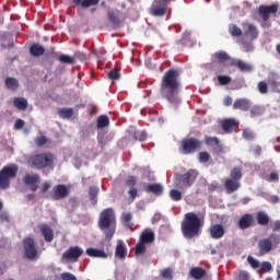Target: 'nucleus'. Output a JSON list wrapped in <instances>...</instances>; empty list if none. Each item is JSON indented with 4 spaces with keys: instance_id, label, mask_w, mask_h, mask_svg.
Listing matches in <instances>:
<instances>
[{
    "instance_id": "1",
    "label": "nucleus",
    "mask_w": 280,
    "mask_h": 280,
    "mask_svg": "<svg viewBox=\"0 0 280 280\" xmlns=\"http://www.w3.org/2000/svg\"><path fill=\"white\" fill-rule=\"evenodd\" d=\"M160 93L164 95L165 100L171 104H178V93H180V72L171 68L162 78L160 85Z\"/></svg>"
},
{
    "instance_id": "2",
    "label": "nucleus",
    "mask_w": 280,
    "mask_h": 280,
    "mask_svg": "<svg viewBox=\"0 0 280 280\" xmlns=\"http://www.w3.org/2000/svg\"><path fill=\"white\" fill-rule=\"evenodd\" d=\"M98 229L104 232L105 240H113L115 231H117V217L113 208H106L101 212Z\"/></svg>"
},
{
    "instance_id": "3",
    "label": "nucleus",
    "mask_w": 280,
    "mask_h": 280,
    "mask_svg": "<svg viewBox=\"0 0 280 280\" xmlns=\"http://www.w3.org/2000/svg\"><path fill=\"white\" fill-rule=\"evenodd\" d=\"M200 229H202V221L195 212H188L182 222V233L186 240H194L197 235H200Z\"/></svg>"
},
{
    "instance_id": "4",
    "label": "nucleus",
    "mask_w": 280,
    "mask_h": 280,
    "mask_svg": "<svg viewBox=\"0 0 280 280\" xmlns=\"http://www.w3.org/2000/svg\"><path fill=\"white\" fill-rule=\"evenodd\" d=\"M280 236L278 234H270L269 237H264L258 241V257H264L272 253L275 248H279Z\"/></svg>"
},
{
    "instance_id": "5",
    "label": "nucleus",
    "mask_w": 280,
    "mask_h": 280,
    "mask_svg": "<svg viewBox=\"0 0 280 280\" xmlns=\"http://www.w3.org/2000/svg\"><path fill=\"white\" fill-rule=\"evenodd\" d=\"M55 156L52 153H39L30 158L28 163L35 170H45L47 167H54Z\"/></svg>"
},
{
    "instance_id": "6",
    "label": "nucleus",
    "mask_w": 280,
    "mask_h": 280,
    "mask_svg": "<svg viewBox=\"0 0 280 280\" xmlns=\"http://www.w3.org/2000/svg\"><path fill=\"white\" fill-rule=\"evenodd\" d=\"M19 174V165L9 164L0 171V189H8L10 187V180L16 178Z\"/></svg>"
},
{
    "instance_id": "7",
    "label": "nucleus",
    "mask_w": 280,
    "mask_h": 280,
    "mask_svg": "<svg viewBox=\"0 0 280 280\" xmlns=\"http://www.w3.org/2000/svg\"><path fill=\"white\" fill-rule=\"evenodd\" d=\"M196 178H198V171L188 170L185 174L177 175L175 185L179 189H189L196 183Z\"/></svg>"
},
{
    "instance_id": "8",
    "label": "nucleus",
    "mask_w": 280,
    "mask_h": 280,
    "mask_svg": "<svg viewBox=\"0 0 280 280\" xmlns=\"http://www.w3.org/2000/svg\"><path fill=\"white\" fill-rule=\"evenodd\" d=\"M200 148H202V141L197 138H188L182 141L179 152H182V154H194V152H198Z\"/></svg>"
},
{
    "instance_id": "9",
    "label": "nucleus",
    "mask_w": 280,
    "mask_h": 280,
    "mask_svg": "<svg viewBox=\"0 0 280 280\" xmlns=\"http://www.w3.org/2000/svg\"><path fill=\"white\" fill-rule=\"evenodd\" d=\"M82 255H84V250L82 248L79 246H72L62 254L61 261L65 264H69V261L75 262L79 261Z\"/></svg>"
},
{
    "instance_id": "10",
    "label": "nucleus",
    "mask_w": 280,
    "mask_h": 280,
    "mask_svg": "<svg viewBox=\"0 0 280 280\" xmlns=\"http://www.w3.org/2000/svg\"><path fill=\"white\" fill-rule=\"evenodd\" d=\"M277 12H279V5L277 4H270V5L261 4L258 7V14L260 19L265 21V23L270 20L271 14L275 16Z\"/></svg>"
},
{
    "instance_id": "11",
    "label": "nucleus",
    "mask_w": 280,
    "mask_h": 280,
    "mask_svg": "<svg viewBox=\"0 0 280 280\" xmlns=\"http://www.w3.org/2000/svg\"><path fill=\"white\" fill-rule=\"evenodd\" d=\"M69 187L65 184H58L55 187H52V190L50 191V198L52 200H65L69 196Z\"/></svg>"
},
{
    "instance_id": "12",
    "label": "nucleus",
    "mask_w": 280,
    "mask_h": 280,
    "mask_svg": "<svg viewBox=\"0 0 280 280\" xmlns=\"http://www.w3.org/2000/svg\"><path fill=\"white\" fill-rule=\"evenodd\" d=\"M23 244L25 257H27V259H36L38 255V249H36V243H34V238L26 237L24 238Z\"/></svg>"
},
{
    "instance_id": "13",
    "label": "nucleus",
    "mask_w": 280,
    "mask_h": 280,
    "mask_svg": "<svg viewBox=\"0 0 280 280\" xmlns=\"http://www.w3.org/2000/svg\"><path fill=\"white\" fill-rule=\"evenodd\" d=\"M237 226L241 231H246V229L255 226V218L250 213L243 214L237 222Z\"/></svg>"
},
{
    "instance_id": "14",
    "label": "nucleus",
    "mask_w": 280,
    "mask_h": 280,
    "mask_svg": "<svg viewBox=\"0 0 280 280\" xmlns=\"http://www.w3.org/2000/svg\"><path fill=\"white\" fill-rule=\"evenodd\" d=\"M213 58L218 60L220 65H224V67H231V63L233 62V57L229 56V52L224 50L214 52Z\"/></svg>"
},
{
    "instance_id": "15",
    "label": "nucleus",
    "mask_w": 280,
    "mask_h": 280,
    "mask_svg": "<svg viewBox=\"0 0 280 280\" xmlns=\"http://www.w3.org/2000/svg\"><path fill=\"white\" fill-rule=\"evenodd\" d=\"M158 5L152 7L153 16H165L167 14V0H156Z\"/></svg>"
},
{
    "instance_id": "16",
    "label": "nucleus",
    "mask_w": 280,
    "mask_h": 280,
    "mask_svg": "<svg viewBox=\"0 0 280 280\" xmlns=\"http://www.w3.org/2000/svg\"><path fill=\"white\" fill-rule=\"evenodd\" d=\"M209 233L212 240H222L226 230H224V225L215 223L209 228Z\"/></svg>"
},
{
    "instance_id": "17",
    "label": "nucleus",
    "mask_w": 280,
    "mask_h": 280,
    "mask_svg": "<svg viewBox=\"0 0 280 280\" xmlns=\"http://www.w3.org/2000/svg\"><path fill=\"white\" fill-rule=\"evenodd\" d=\"M38 183H40V176H38V174H33V175L27 174L24 176V184L27 187H31L32 191L38 190Z\"/></svg>"
},
{
    "instance_id": "18",
    "label": "nucleus",
    "mask_w": 280,
    "mask_h": 280,
    "mask_svg": "<svg viewBox=\"0 0 280 280\" xmlns=\"http://www.w3.org/2000/svg\"><path fill=\"white\" fill-rule=\"evenodd\" d=\"M243 28L245 36H247V38H250V40H255L259 36V30H257V26H255V24L245 23L243 24Z\"/></svg>"
},
{
    "instance_id": "19",
    "label": "nucleus",
    "mask_w": 280,
    "mask_h": 280,
    "mask_svg": "<svg viewBox=\"0 0 280 280\" xmlns=\"http://www.w3.org/2000/svg\"><path fill=\"white\" fill-rule=\"evenodd\" d=\"M230 67H235L242 73H248L253 71V67L250 66V63L244 62V60L242 59L233 58Z\"/></svg>"
},
{
    "instance_id": "20",
    "label": "nucleus",
    "mask_w": 280,
    "mask_h": 280,
    "mask_svg": "<svg viewBox=\"0 0 280 280\" xmlns=\"http://www.w3.org/2000/svg\"><path fill=\"white\" fill-rule=\"evenodd\" d=\"M85 255L94 259H108V254L106 253V250L93 247L88 248L85 250Z\"/></svg>"
},
{
    "instance_id": "21",
    "label": "nucleus",
    "mask_w": 280,
    "mask_h": 280,
    "mask_svg": "<svg viewBox=\"0 0 280 280\" xmlns=\"http://www.w3.org/2000/svg\"><path fill=\"white\" fill-rule=\"evenodd\" d=\"M221 127L225 135H231V132L237 128V120H235V118H226L222 120Z\"/></svg>"
},
{
    "instance_id": "22",
    "label": "nucleus",
    "mask_w": 280,
    "mask_h": 280,
    "mask_svg": "<svg viewBox=\"0 0 280 280\" xmlns=\"http://www.w3.org/2000/svg\"><path fill=\"white\" fill-rule=\"evenodd\" d=\"M224 187H225L228 194H233V192L237 191V189H240V187H242V184L240 182H237L236 179H233L230 177V178H225Z\"/></svg>"
},
{
    "instance_id": "23",
    "label": "nucleus",
    "mask_w": 280,
    "mask_h": 280,
    "mask_svg": "<svg viewBox=\"0 0 280 280\" xmlns=\"http://www.w3.org/2000/svg\"><path fill=\"white\" fill-rule=\"evenodd\" d=\"M250 106L252 103L248 98H237L233 104L234 110H250Z\"/></svg>"
},
{
    "instance_id": "24",
    "label": "nucleus",
    "mask_w": 280,
    "mask_h": 280,
    "mask_svg": "<svg viewBox=\"0 0 280 280\" xmlns=\"http://www.w3.org/2000/svg\"><path fill=\"white\" fill-rule=\"evenodd\" d=\"M39 231L44 236L45 242H54V230L47 224H40Z\"/></svg>"
},
{
    "instance_id": "25",
    "label": "nucleus",
    "mask_w": 280,
    "mask_h": 280,
    "mask_svg": "<svg viewBox=\"0 0 280 280\" xmlns=\"http://www.w3.org/2000/svg\"><path fill=\"white\" fill-rule=\"evenodd\" d=\"M155 240V234L152 229H145L140 235V242L144 244H152Z\"/></svg>"
},
{
    "instance_id": "26",
    "label": "nucleus",
    "mask_w": 280,
    "mask_h": 280,
    "mask_svg": "<svg viewBox=\"0 0 280 280\" xmlns=\"http://www.w3.org/2000/svg\"><path fill=\"white\" fill-rule=\"evenodd\" d=\"M119 14H121V12L119 11L107 12V19L114 27H119V25H121V18L119 16Z\"/></svg>"
},
{
    "instance_id": "27",
    "label": "nucleus",
    "mask_w": 280,
    "mask_h": 280,
    "mask_svg": "<svg viewBox=\"0 0 280 280\" xmlns=\"http://www.w3.org/2000/svg\"><path fill=\"white\" fill-rule=\"evenodd\" d=\"M120 222L126 229H129V231H135V223H132L131 212H124L120 217Z\"/></svg>"
},
{
    "instance_id": "28",
    "label": "nucleus",
    "mask_w": 280,
    "mask_h": 280,
    "mask_svg": "<svg viewBox=\"0 0 280 280\" xmlns=\"http://www.w3.org/2000/svg\"><path fill=\"white\" fill-rule=\"evenodd\" d=\"M72 3L77 5V8H82L86 10V8H93L98 5L100 0H72Z\"/></svg>"
},
{
    "instance_id": "29",
    "label": "nucleus",
    "mask_w": 280,
    "mask_h": 280,
    "mask_svg": "<svg viewBox=\"0 0 280 280\" xmlns=\"http://www.w3.org/2000/svg\"><path fill=\"white\" fill-rule=\"evenodd\" d=\"M189 276L195 280L205 279V277H207V270L201 267H192L189 271Z\"/></svg>"
},
{
    "instance_id": "30",
    "label": "nucleus",
    "mask_w": 280,
    "mask_h": 280,
    "mask_svg": "<svg viewBox=\"0 0 280 280\" xmlns=\"http://www.w3.org/2000/svg\"><path fill=\"white\" fill-rule=\"evenodd\" d=\"M126 255H128L126 244H124V241H118L116 245L115 256L118 257V259H126Z\"/></svg>"
},
{
    "instance_id": "31",
    "label": "nucleus",
    "mask_w": 280,
    "mask_h": 280,
    "mask_svg": "<svg viewBox=\"0 0 280 280\" xmlns=\"http://www.w3.org/2000/svg\"><path fill=\"white\" fill-rule=\"evenodd\" d=\"M147 194H154V196H161L163 194V185L161 184H150L144 188Z\"/></svg>"
},
{
    "instance_id": "32",
    "label": "nucleus",
    "mask_w": 280,
    "mask_h": 280,
    "mask_svg": "<svg viewBox=\"0 0 280 280\" xmlns=\"http://www.w3.org/2000/svg\"><path fill=\"white\" fill-rule=\"evenodd\" d=\"M256 220L259 226H268V224H270V217H268L264 211H259L256 214Z\"/></svg>"
},
{
    "instance_id": "33",
    "label": "nucleus",
    "mask_w": 280,
    "mask_h": 280,
    "mask_svg": "<svg viewBox=\"0 0 280 280\" xmlns=\"http://www.w3.org/2000/svg\"><path fill=\"white\" fill-rule=\"evenodd\" d=\"M30 54L31 56H34L35 58H38V56H43L45 54V47L38 44H33L30 47Z\"/></svg>"
},
{
    "instance_id": "34",
    "label": "nucleus",
    "mask_w": 280,
    "mask_h": 280,
    "mask_svg": "<svg viewBox=\"0 0 280 280\" xmlns=\"http://www.w3.org/2000/svg\"><path fill=\"white\" fill-rule=\"evenodd\" d=\"M96 126L98 130H102V128H108V126H110V119L106 115H101L97 117Z\"/></svg>"
},
{
    "instance_id": "35",
    "label": "nucleus",
    "mask_w": 280,
    "mask_h": 280,
    "mask_svg": "<svg viewBox=\"0 0 280 280\" xmlns=\"http://www.w3.org/2000/svg\"><path fill=\"white\" fill-rule=\"evenodd\" d=\"M205 143L210 148H220V152H222V147H220V139L218 137L206 136Z\"/></svg>"
},
{
    "instance_id": "36",
    "label": "nucleus",
    "mask_w": 280,
    "mask_h": 280,
    "mask_svg": "<svg viewBox=\"0 0 280 280\" xmlns=\"http://www.w3.org/2000/svg\"><path fill=\"white\" fill-rule=\"evenodd\" d=\"M250 117H261L266 113V108L261 105H254L249 107Z\"/></svg>"
},
{
    "instance_id": "37",
    "label": "nucleus",
    "mask_w": 280,
    "mask_h": 280,
    "mask_svg": "<svg viewBox=\"0 0 280 280\" xmlns=\"http://www.w3.org/2000/svg\"><path fill=\"white\" fill-rule=\"evenodd\" d=\"M13 106H15L18 110H25L27 108V100L24 97H15L13 100Z\"/></svg>"
},
{
    "instance_id": "38",
    "label": "nucleus",
    "mask_w": 280,
    "mask_h": 280,
    "mask_svg": "<svg viewBox=\"0 0 280 280\" xmlns=\"http://www.w3.org/2000/svg\"><path fill=\"white\" fill-rule=\"evenodd\" d=\"M5 86L9 91H16L19 89V80L9 77L5 79Z\"/></svg>"
},
{
    "instance_id": "39",
    "label": "nucleus",
    "mask_w": 280,
    "mask_h": 280,
    "mask_svg": "<svg viewBox=\"0 0 280 280\" xmlns=\"http://www.w3.org/2000/svg\"><path fill=\"white\" fill-rule=\"evenodd\" d=\"M58 115L61 119H71L73 117V108H60Z\"/></svg>"
},
{
    "instance_id": "40",
    "label": "nucleus",
    "mask_w": 280,
    "mask_h": 280,
    "mask_svg": "<svg viewBox=\"0 0 280 280\" xmlns=\"http://www.w3.org/2000/svg\"><path fill=\"white\" fill-rule=\"evenodd\" d=\"M100 194V188L92 186L89 189V196L92 205H97V196Z\"/></svg>"
},
{
    "instance_id": "41",
    "label": "nucleus",
    "mask_w": 280,
    "mask_h": 280,
    "mask_svg": "<svg viewBox=\"0 0 280 280\" xmlns=\"http://www.w3.org/2000/svg\"><path fill=\"white\" fill-rule=\"evenodd\" d=\"M230 176L233 180H236L240 183V180H242V168L240 167H234L231 173Z\"/></svg>"
},
{
    "instance_id": "42",
    "label": "nucleus",
    "mask_w": 280,
    "mask_h": 280,
    "mask_svg": "<svg viewBox=\"0 0 280 280\" xmlns=\"http://www.w3.org/2000/svg\"><path fill=\"white\" fill-rule=\"evenodd\" d=\"M170 198L173 199L175 202L183 200V194L179 190L172 189L170 190Z\"/></svg>"
},
{
    "instance_id": "43",
    "label": "nucleus",
    "mask_w": 280,
    "mask_h": 280,
    "mask_svg": "<svg viewBox=\"0 0 280 280\" xmlns=\"http://www.w3.org/2000/svg\"><path fill=\"white\" fill-rule=\"evenodd\" d=\"M229 32L231 36H234V37L242 36V28H240L236 24L230 25Z\"/></svg>"
},
{
    "instance_id": "44",
    "label": "nucleus",
    "mask_w": 280,
    "mask_h": 280,
    "mask_svg": "<svg viewBox=\"0 0 280 280\" xmlns=\"http://www.w3.org/2000/svg\"><path fill=\"white\" fill-rule=\"evenodd\" d=\"M145 253V243L139 241L136 245V257H139Z\"/></svg>"
},
{
    "instance_id": "45",
    "label": "nucleus",
    "mask_w": 280,
    "mask_h": 280,
    "mask_svg": "<svg viewBox=\"0 0 280 280\" xmlns=\"http://www.w3.org/2000/svg\"><path fill=\"white\" fill-rule=\"evenodd\" d=\"M59 61L63 62L65 65H75V59L69 55H61L59 57Z\"/></svg>"
},
{
    "instance_id": "46",
    "label": "nucleus",
    "mask_w": 280,
    "mask_h": 280,
    "mask_svg": "<svg viewBox=\"0 0 280 280\" xmlns=\"http://www.w3.org/2000/svg\"><path fill=\"white\" fill-rule=\"evenodd\" d=\"M259 93L266 95L268 93V83L266 81H259L257 84Z\"/></svg>"
},
{
    "instance_id": "47",
    "label": "nucleus",
    "mask_w": 280,
    "mask_h": 280,
    "mask_svg": "<svg viewBox=\"0 0 280 280\" xmlns=\"http://www.w3.org/2000/svg\"><path fill=\"white\" fill-rule=\"evenodd\" d=\"M211 159V154L207 151H202L199 153V163H209Z\"/></svg>"
},
{
    "instance_id": "48",
    "label": "nucleus",
    "mask_w": 280,
    "mask_h": 280,
    "mask_svg": "<svg viewBox=\"0 0 280 280\" xmlns=\"http://www.w3.org/2000/svg\"><path fill=\"white\" fill-rule=\"evenodd\" d=\"M218 82L221 86H225V84H231L232 79L229 75H218Z\"/></svg>"
},
{
    "instance_id": "49",
    "label": "nucleus",
    "mask_w": 280,
    "mask_h": 280,
    "mask_svg": "<svg viewBox=\"0 0 280 280\" xmlns=\"http://www.w3.org/2000/svg\"><path fill=\"white\" fill-rule=\"evenodd\" d=\"M107 78H109V80H119V78H121V74L119 73V70H117V69H112V70L107 73Z\"/></svg>"
},
{
    "instance_id": "50",
    "label": "nucleus",
    "mask_w": 280,
    "mask_h": 280,
    "mask_svg": "<svg viewBox=\"0 0 280 280\" xmlns=\"http://www.w3.org/2000/svg\"><path fill=\"white\" fill-rule=\"evenodd\" d=\"M272 77L268 79V84L272 88V89H277L280 86V82L277 81V78H275L277 75V73H272Z\"/></svg>"
},
{
    "instance_id": "51",
    "label": "nucleus",
    "mask_w": 280,
    "mask_h": 280,
    "mask_svg": "<svg viewBox=\"0 0 280 280\" xmlns=\"http://www.w3.org/2000/svg\"><path fill=\"white\" fill-rule=\"evenodd\" d=\"M163 279L172 280L174 279V271L172 268H166L162 271Z\"/></svg>"
},
{
    "instance_id": "52",
    "label": "nucleus",
    "mask_w": 280,
    "mask_h": 280,
    "mask_svg": "<svg viewBox=\"0 0 280 280\" xmlns=\"http://www.w3.org/2000/svg\"><path fill=\"white\" fill-rule=\"evenodd\" d=\"M47 141H49V140L45 136L35 138V144L37 145V148H43V145H45L47 143Z\"/></svg>"
},
{
    "instance_id": "53",
    "label": "nucleus",
    "mask_w": 280,
    "mask_h": 280,
    "mask_svg": "<svg viewBox=\"0 0 280 280\" xmlns=\"http://www.w3.org/2000/svg\"><path fill=\"white\" fill-rule=\"evenodd\" d=\"M243 138L246 139V141H253V139H255V133H253L250 129H244Z\"/></svg>"
},
{
    "instance_id": "54",
    "label": "nucleus",
    "mask_w": 280,
    "mask_h": 280,
    "mask_svg": "<svg viewBox=\"0 0 280 280\" xmlns=\"http://www.w3.org/2000/svg\"><path fill=\"white\" fill-rule=\"evenodd\" d=\"M136 141H145L148 139V133L145 131H138L135 133Z\"/></svg>"
},
{
    "instance_id": "55",
    "label": "nucleus",
    "mask_w": 280,
    "mask_h": 280,
    "mask_svg": "<svg viewBox=\"0 0 280 280\" xmlns=\"http://www.w3.org/2000/svg\"><path fill=\"white\" fill-rule=\"evenodd\" d=\"M247 261L252 268H259L260 264L259 260L255 259L253 256L247 257Z\"/></svg>"
},
{
    "instance_id": "56",
    "label": "nucleus",
    "mask_w": 280,
    "mask_h": 280,
    "mask_svg": "<svg viewBox=\"0 0 280 280\" xmlns=\"http://www.w3.org/2000/svg\"><path fill=\"white\" fill-rule=\"evenodd\" d=\"M127 187L135 188V185H137V177L136 176H129L126 180Z\"/></svg>"
},
{
    "instance_id": "57",
    "label": "nucleus",
    "mask_w": 280,
    "mask_h": 280,
    "mask_svg": "<svg viewBox=\"0 0 280 280\" xmlns=\"http://www.w3.org/2000/svg\"><path fill=\"white\" fill-rule=\"evenodd\" d=\"M267 180L269 183H279V174L277 172L270 173Z\"/></svg>"
},
{
    "instance_id": "58",
    "label": "nucleus",
    "mask_w": 280,
    "mask_h": 280,
    "mask_svg": "<svg viewBox=\"0 0 280 280\" xmlns=\"http://www.w3.org/2000/svg\"><path fill=\"white\" fill-rule=\"evenodd\" d=\"M61 280H78V278L71 272H62Z\"/></svg>"
},
{
    "instance_id": "59",
    "label": "nucleus",
    "mask_w": 280,
    "mask_h": 280,
    "mask_svg": "<svg viewBox=\"0 0 280 280\" xmlns=\"http://www.w3.org/2000/svg\"><path fill=\"white\" fill-rule=\"evenodd\" d=\"M272 270V265L269 261H264L261 264V271L262 272H270Z\"/></svg>"
},
{
    "instance_id": "60",
    "label": "nucleus",
    "mask_w": 280,
    "mask_h": 280,
    "mask_svg": "<svg viewBox=\"0 0 280 280\" xmlns=\"http://www.w3.org/2000/svg\"><path fill=\"white\" fill-rule=\"evenodd\" d=\"M250 275L247 271H240L236 280H249Z\"/></svg>"
},
{
    "instance_id": "61",
    "label": "nucleus",
    "mask_w": 280,
    "mask_h": 280,
    "mask_svg": "<svg viewBox=\"0 0 280 280\" xmlns=\"http://www.w3.org/2000/svg\"><path fill=\"white\" fill-rule=\"evenodd\" d=\"M23 126H25V120L23 119H16L14 124L15 130H22Z\"/></svg>"
},
{
    "instance_id": "62",
    "label": "nucleus",
    "mask_w": 280,
    "mask_h": 280,
    "mask_svg": "<svg viewBox=\"0 0 280 280\" xmlns=\"http://www.w3.org/2000/svg\"><path fill=\"white\" fill-rule=\"evenodd\" d=\"M129 198L133 201L138 196L137 188H130L128 191Z\"/></svg>"
},
{
    "instance_id": "63",
    "label": "nucleus",
    "mask_w": 280,
    "mask_h": 280,
    "mask_svg": "<svg viewBox=\"0 0 280 280\" xmlns=\"http://www.w3.org/2000/svg\"><path fill=\"white\" fill-rule=\"evenodd\" d=\"M271 229L273 232H279L280 231V220H277L272 223Z\"/></svg>"
},
{
    "instance_id": "64",
    "label": "nucleus",
    "mask_w": 280,
    "mask_h": 280,
    "mask_svg": "<svg viewBox=\"0 0 280 280\" xmlns=\"http://www.w3.org/2000/svg\"><path fill=\"white\" fill-rule=\"evenodd\" d=\"M254 154L255 156H261V145H256L254 148Z\"/></svg>"
}]
</instances>
